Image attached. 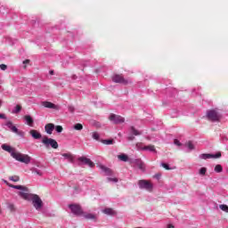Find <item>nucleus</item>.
I'll use <instances>...</instances> for the list:
<instances>
[{
	"label": "nucleus",
	"mask_w": 228,
	"mask_h": 228,
	"mask_svg": "<svg viewBox=\"0 0 228 228\" xmlns=\"http://www.w3.org/2000/svg\"><path fill=\"white\" fill-rule=\"evenodd\" d=\"M12 158L16 159V161L25 163V165H29V163H31V157L22 154L19 151H16V153H12Z\"/></svg>",
	"instance_id": "1"
},
{
	"label": "nucleus",
	"mask_w": 228,
	"mask_h": 228,
	"mask_svg": "<svg viewBox=\"0 0 228 228\" xmlns=\"http://www.w3.org/2000/svg\"><path fill=\"white\" fill-rule=\"evenodd\" d=\"M42 143H44L46 148L52 147V149H58L59 147L58 142H56V140L47 136L43 138Z\"/></svg>",
	"instance_id": "2"
},
{
	"label": "nucleus",
	"mask_w": 228,
	"mask_h": 228,
	"mask_svg": "<svg viewBox=\"0 0 228 228\" xmlns=\"http://www.w3.org/2000/svg\"><path fill=\"white\" fill-rule=\"evenodd\" d=\"M207 117L211 122L220 121L221 116L216 110H210L207 112Z\"/></svg>",
	"instance_id": "3"
},
{
	"label": "nucleus",
	"mask_w": 228,
	"mask_h": 228,
	"mask_svg": "<svg viewBox=\"0 0 228 228\" xmlns=\"http://www.w3.org/2000/svg\"><path fill=\"white\" fill-rule=\"evenodd\" d=\"M30 200H32V204L36 209H42L43 202L38 195L31 194Z\"/></svg>",
	"instance_id": "4"
},
{
	"label": "nucleus",
	"mask_w": 228,
	"mask_h": 228,
	"mask_svg": "<svg viewBox=\"0 0 228 228\" xmlns=\"http://www.w3.org/2000/svg\"><path fill=\"white\" fill-rule=\"evenodd\" d=\"M139 188L141 190H147V191H152V183L147 180H140L138 182Z\"/></svg>",
	"instance_id": "5"
},
{
	"label": "nucleus",
	"mask_w": 228,
	"mask_h": 228,
	"mask_svg": "<svg viewBox=\"0 0 228 228\" xmlns=\"http://www.w3.org/2000/svg\"><path fill=\"white\" fill-rule=\"evenodd\" d=\"M113 83H119L120 85H128L129 81L124 77V75L117 74L112 77Z\"/></svg>",
	"instance_id": "6"
},
{
	"label": "nucleus",
	"mask_w": 228,
	"mask_h": 228,
	"mask_svg": "<svg viewBox=\"0 0 228 228\" xmlns=\"http://www.w3.org/2000/svg\"><path fill=\"white\" fill-rule=\"evenodd\" d=\"M69 209H71V213L73 215H76L77 216H81L83 215V208H81V206L77 204H71L69 205Z\"/></svg>",
	"instance_id": "7"
},
{
	"label": "nucleus",
	"mask_w": 228,
	"mask_h": 228,
	"mask_svg": "<svg viewBox=\"0 0 228 228\" xmlns=\"http://www.w3.org/2000/svg\"><path fill=\"white\" fill-rule=\"evenodd\" d=\"M222 158V152L218 151L216 154H211V153H203L200 155V159H218Z\"/></svg>",
	"instance_id": "8"
},
{
	"label": "nucleus",
	"mask_w": 228,
	"mask_h": 228,
	"mask_svg": "<svg viewBox=\"0 0 228 228\" xmlns=\"http://www.w3.org/2000/svg\"><path fill=\"white\" fill-rule=\"evenodd\" d=\"M5 126L9 127V129L12 132L15 133L16 134H19L20 136H24V132L19 131L17 126H13V123L12 121H7Z\"/></svg>",
	"instance_id": "9"
},
{
	"label": "nucleus",
	"mask_w": 228,
	"mask_h": 228,
	"mask_svg": "<svg viewBox=\"0 0 228 228\" xmlns=\"http://www.w3.org/2000/svg\"><path fill=\"white\" fill-rule=\"evenodd\" d=\"M109 118L113 124H123V122H125L123 117L115 114H111Z\"/></svg>",
	"instance_id": "10"
},
{
	"label": "nucleus",
	"mask_w": 228,
	"mask_h": 228,
	"mask_svg": "<svg viewBox=\"0 0 228 228\" xmlns=\"http://www.w3.org/2000/svg\"><path fill=\"white\" fill-rule=\"evenodd\" d=\"M78 161H80L84 165H87L91 168H94V167H95V164L90 159H88L86 157L78 158Z\"/></svg>",
	"instance_id": "11"
},
{
	"label": "nucleus",
	"mask_w": 228,
	"mask_h": 228,
	"mask_svg": "<svg viewBox=\"0 0 228 228\" xmlns=\"http://www.w3.org/2000/svg\"><path fill=\"white\" fill-rule=\"evenodd\" d=\"M132 163L134 165H135V167H138L139 170H142V172H144L145 163H143V161H142V159H134V161Z\"/></svg>",
	"instance_id": "12"
},
{
	"label": "nucleus",
	"mask_w": 228,
	"mask_h": 228,
	"mask_svg": "<svg viewBox=\"0 0 228 228\" xmlns=\"http://www.w3.org/2000/svg\"><path fill=\"white\" fill-rule=\"evenodd\" d=\"M42 106H44V108H48L49 110H60V106L51 102H42Z\"/></svg>",
	"instance_id": "13"
},
{
	"label": "nucleus",
	"mask_w": 228,
	"mask_h": 228,
	"mask_svg": "<svg viewBox=\"0 0 228 228\" xmlns=\"http://www.w3.org/2000/svg\"><path fill=\"white\" fill-rule=\"evenodd\" d=\"M2 149H3V151L9 152L12 158H13V154L17 153V151H15L13 148H12V146H10L8 144H3Z\"/></svg>",
	"instance_id": "14"
},
{
	"label": "nucleus",
	"mask_w": 228,
	"mask_h": 228,
	"mask_svg": "<svg viewBox=\"0 0 228 228\" xmlns=\"http://www.w3.org/2000/svg\"><path fill=\"white\" fill-rule=\"evenodd\" d=\"M29 134L34 138V140H40V138H42V134L35 129L30 130Z\"/></svg>",
	"instance_id": "15"
},
{
	"label": "nucleus",
	"mask_w": 228,
	"mask_h": 228,
	"mask_svg": "<svg viewBox=\"0 0 228 228\" xmlns=\"http://www.w3.org/2000/svg\"><path fill=\"white\" fill-rule=\"evenodd\" d=\"M54 124L48 123L45 126V130L47 134H53V131H54Z\"/></svg>",
	"instance_id": "16"
},
{
	"label": "nucleus",
	"mask_w": 228,
	"mask_h": 228,
	"mask_svg": "<svg viewBox=\"0 0 228 228\" xmlns=\"http://www.w3.org/2000/svg\"><path fill=\"white\" fill-rule=\"evenodd\" d=\"M61 156L65 158V159H68L69 163H74V155L72 153L68 152V153H62Z\"/></svg>",
	"instance_id": "17"
},
{
	"label": "nucleus",
	"mask_w": 228,
	"mask_h": 228,
	"mask_svg": "<svg viewBox=\"0 0 228 228\" xmlns=\"http://www.w3.org/2000/svg\"><path fill=\"white\" fill-rule=\"evenodd\" d=\"M24 120H26L27 126H29V127H33V124L35 121L33 120V118H31V116L29 115L24 116Z\"/></svg>",
	"instance_id": "18"
},
{
	"label": "nucleus",
	"mask_w": 228,
	"mask_h": 228,
	"mask_svg": "<svg viewBox=\"0 0 228 228\" xmlns=\"http://www.w3.org/2000/svg\"><path fill=\"white\" fill-rule=\"evenodd\" d=\"M102 213H104V215H109L110 216H115V215H117V212L110 208L103 209Z\"/></svg>",
	"instance_id": "19"
},
{
	"label": "nucleus",
	"mask_w": 228,
	"mask_h": 228,
	"mask_svg": "<svg viewBox=\"0 0 228 228\" xmlns=\"http://www.w3.org/2000/svg\"><path fill=\"white\" fill-rule=\"evenodd\" d=\"M142 151H149L150 152H156V146L150 144L141 148Z\"/></svg>",
	"instance_id": "20"
},
{
	"label": "nucleus",
	"mask_w": 228,
	"mask_h": 228,
	"mask_svg": "<svg viewBox=\"0 0 228 228\" xmlns=\"http://www.w3.org/2000/svg\"><path fill=\"white\" fill-rule=\"evenodd\" d=\"M20 197H21V199H24L25 200H28V199H31V195L28 193V191H20L19 192Z\"/></svg>",
	"instance_id": "21"
},
{
	"label": "nucleus",
	"mask_w": 228,
	"mask_h": 228,
	"mask_svg": "<svg viewBox=\"0 0 228 228\" xmlns=\"http://www.w3.org/2000/svg\"><path fill=\"white\" fill-rule=\"evenodd\" d=\"M10 188H14L15 190H21V191H28V187L22 185H9Z\"/></svg>",
	"instance_id": "22"
},
{
	"label": "nucleus",
	"mask_w": 228,
	"mask_h": 228,
	"mask_svg": "<svg viewBox=\"0 0 228 228\" xmlns=\"http://www.w3.org/2000/svg\"><path fill=\"white\" fill-rule=\"evenodd\" d=\"M101 169L105 172V174H107V175H111V174H113V172L111 171V169L104 167V166H101Z\"/></svg>",
	"instance_id": "23"
},
{
	"label": "nucleus",
	"mask_w": 228,
	"mask_h": 228,
	"mask_svg": "<svg viewBox=\"0 0 228 228\" xmlns=\"http://www.w3.org/2000/svg\"><path fill=\"white\" fill-rule=\"evenodd\" d=\"M215 172H216V174H220L222 172H224V167H222V165L217 164L215 168H214Z\"/></svg>",
	"instance_id": "24"
},
{
	"label": "nucleus",
	"mask_w": 228,
	"mask_h": 228,
	"mask_svg": "<svg viewBox=\"0 0 228 228\" xmlns=\"http://www.w3.org/2000/svg\"><path fill=\"white\" fill-rule=\"evenodd\" d=\"M118 158L120 159V161H129V157L126 154L118 155Z\"/></svg>",
	"instance_id": "25"
},
{
	"label": "nucleus",
	"mask_w": 228,
	"mask_h": 228,
	"mask_svg": "<svg viewBox=\"0 0 228 228\" xmlns=\"http://www.w3.org/2000/svg\"><path fill=\"white\" fill-rule=\"evenodd\" d=\"M9 181H12L13 183H19V181H20V177H19V175L9 176Z\"/></svg>",
	"instance_id": "26"
},
{
	"label": "nucleus",
	"mask_w": 228,
	"mask_h": 228,
	"mask_svg": "<svg viewBox=\"0 0 228 228\" xmlns=\"http://www.w3.org/2000/svg\"><path fill=\"white\" fill-rule=\"evenodd\" d=\"M73 129H75V131H83V125L80 123H77L74 125Z\"/></svg>",
	"instance_id": "27"
},
{
	"label": "nucleus",
	"mask_w": 228,
	"mask_h": 228,
	"mask_svg": "<svg viewBox=\"0 0 228 228\" xmlns=\"http://www.w3.org/2000/svg\"><path fill=\"white\" fill-rule=\"evenodd\" d=\"M84 216L86 220H95V215L94 214H86Z\"/></svg>",
	"instance_id": "28"
},
{
	"label": "nucleus",
	"mask_w": 228,
	"mask_h": 228,
	"mask_svg": "<svg viewBox=\"0 0 228 228\" xmlns=\"http://www.w3.org/2000/svg\"><path fill=\"white\" fill-rule=\"evenodd\" d=\"M102 143H103L104 145H113V140L112 139L102 140Z\"/></svg>",
	"instance_id": "29"
},
{
	"label": "nucleus",
	"mask_w": 228,
	"mask_h": 228,
	"mask_svg": "<svg viewBox=\"0 0 228 228\" xmlns=\"http://www.w3.org/2000/svg\"><path fill=\"white\" fill-rule=\"evenodd\" d=\"M185 145L186 147H188V149H190V151H193L195 149V146L193 145V142H191V141H189Z\"/></svg>",
	"instance_id": "30"
},
{
	"label": "nucleus",
	"mask_w": 228,
	"mask_h": 228,
	"mask_svg": "<svg viewBox=\"0 0 228 228\" xmlns=\"http://www.w3.org/2000/svg\"><path fill=\"white\" fill-rule=\"evenodd\" d=\"M206 172H208V168H206V167H201V168L199 170L200 175H206Z\"/></svg>",
	"instance_id": "31"
},
{
	"label": "nucleus",
	"mask_w": 228,
	"mask_h": 228,
	"mask_svg": "<svg viewBox=\"0 0 228 228\" xmlns=\"http://www.w3.org/2000/svg\"><path fill=\"white\" fill-rule=\"evenodd\" d=\"M131 131H132V134H133L134 136L140 135V132H138V130H135V129H134V126H132V127H131Z\"/></svg>",
	"instance_id": "32"
},
{
	"label": "nucleus",
	"mask_w": 228,
	"mask_h": 228,
	"mask_svg": "<svg viewBox=\"0 0 228 228\" xmlns=\"http://www.w3.org/2000/svg\"><path fill=\"white\" fill-rule=\"evenodd\" d=\"M219 208H220V209H222V211L228 213V206L227 205H220Z\"/></svg>",
	"instance_id": "33"
},
{
	"label": "nucleus",
	"mask_w": 228,
	"mask_h": 228,
	"mask_svg": "<svg viewBox=\"0 0 228 228\" xmlns=\"http://www.w3.org/2000/svg\"><path fill=\"white\" fill-rule=\"evenodd\" d=\"M55 131H56L57 133H62V132H63V126H55Z\"/></svg>",
	"instance_id": "34"
},
{
	"label": "nucleus",
	"mask_w": 228,
	"mask_h": 228,
	"mask_svg": "<svg viewBox=\"0 0 228 228\" xmlns=\"http://www.w3.org/2000/svg\"><path fill=\"white\" fill-rule=\"evenodd\" d=\"M22 110V106L16 105L14 113H20V110Z\"/></svg>",
	"instance_id": "35"
},
{
	"label": "nucleus",
	"mask_w": 228,
	"mask_h": 228,
	"mask_svg": "<svg viewBox=\"0 0 228 228\" xmlns=\"http://www.w3.org/2000/svg\"><path fill=\"white\" fill-rule=\"evenodd\" d=\"M92 136H93L94 140H99V138H100L99 133H97V132H94Z\"/></svg>",
	"instance_id": "36"
},
{
	"label": "nucleus",
	"mask_w": 228,
	"mask_h": 228,
	"mask_svg": "<svg viewBox=\"0 0 228 228\" xmlns=\"http://www.w3.org/2000/svg\"><path fill=\"white\" fill-rule=\"evenodd\" d=\"M161 167H163V168H165L166 170H172V168H170V167L168 166V164L166 163H162Z\"/></svg>",
	"instance_id": "37"
},
{
	"label": "nucleus",
	"mask_w": 228,
	"mask_h": 228,
	"mask_svg": "<svg viewBox=\"0 0 228 228\" xmlns=\"http://www.w3.org/2000/svg\"><path fill=\"white\" fill-rule=\"evenodd\" d=\"M174 143H175V145H177L178 147H181V145H183V143H181V142H179V140H177V139L174 140Z\"/></svg>",
	"instance_id": "38"
},
{
	"label": "nucleus",
	"mask_w": 228,
	"mask_h": 228,
	"mask_svg": "<svg viewBox=\"0 0 228 228\" xmlns=\"http://www.w3.org/2000/svg\"><path fill=\"white\" fill-rule=\"evenodd\" d=\"M33 174H37V175H42V172H40V170H38V169H34L33 170Z\"/></svg>",
	"instance_id": "39"
},
{
	"label": "nucleus",
	"mask_w": 228,
	"mask_h": 228,
	"mask_svg": "<svg viewBox=\"0 0 228 228\" xmlns=\"http://www.w3.org/2000/svg\"><path fill=\"white\" fill-rule=\"evenodd\" d=\"M0 69L1 70H6V69H8V66H6V64H0Z\"/></svg>",
	"instance_id": "40"
},
{
	"label": "nucleus",
	"mask_w": 228,
	"mask_h": 228,
	"mask_svg": "<svg viewBox=\"0 0 228 228\" xmlns=\"http://www.w3.org/2000/svg\"><path fill=\"white\" fill-rule=\"evenodd\" d=\"M108 181L112 182V183H118V178H108Z\"/></svg>",
	"instance_id": "41"
},
{
	"label": "nucleus",
	"mask_w": 228,
	"mask_h": 228,
	"mask_svg": "<svg viewBox=\"0 0 228 228\" xmlns=\"http://www.w3.org/2000/svg\"><path fill=\"white\" fill-rule=\"evenodd\" d=\"M8 208L11 211H15V206H13V204H10Z\"/></svg>",
	"instance_id": "42"
},
{
	"label": "nucleus",
	"mask_w": 228,
	"mask_h": 228,
	"mask_svg": "<svg viewBox=\"0 0 228 228\" xmlns=\"http://www.w3.org/2000/svg\"><path fill=\"white\" fill-rule=\"evenodd\" d=\"M74 107H72V106H69V111H70V113H74Z\"/></svg>",
	"instance_id": "43"
},
{
	"label": "nucleus",
	"mask_w": 228,
	"mask_h": 228,
	"mask_svg": "<svg viewBox=\"0 0 228 228\" xmlns=\"http://www.w3.org/2000/svg\"><path fill=\"white\" fill-rule=\"evenodd\" d=\"M133 140H134V136H133V135L128 136L129 142H133Z\"/></svg>",
	"instance_id": "44"
},
{
	"label": "nucleus",
	"mask_w": 228,
	"mask_h": 228,
	"mask_svg": "<svg viewBox=\"0 0 228 228\" xmlns=\"http://www.w3.org/2000/svg\"><path fill=\"white\" fill-rule=\"evenodd\" d=\"M0 118H3V119H4V120H5L6 116H5L4 114H1V113H0Z\"/></svg>",
	"instance_id": "45"
},
{
	"label": "nucleus",
	"mask_w": 228,
	"mask_h": 228,
	"mask_svg": "<svg viewBox=\"0 0 228 228\" xmlns=\"http://www.w3.org/2000/svg\"><path fill=\"white\" fill-rule=\"evenodd\" d=\"M4 183H5V184H6L7 186H9V187H10V185H12V183H8V181H6V180H4Z\"/></svg>",
	"instance_id": "46"
},
{
	"label": "nucleus",
	"mask_w": 228,
	"mask_h": 228,
	"mask_svg": "<svg viewBox=\"0 0 228 228\" xmlns=\"http://www.w3.org/2000/svg\"><path fill=\"white\" fill-rule=\"evenodd\" d=\"M26 63H29V60L27 59V60L23 61V64L26 65Z\"/></svg>",
	"instance_id": "47"
},
{
	"label": "nucleus",
	"mask_w": 228,
	"mask_h": 228,
	"mask_svg": "<svg viewBox=\"0 0 228 228\" xmlns=\"http://www.w3.org/2000/svg\"><path fill=\"white\" fill-rule=\"evenodd\" d=\"M49 74L50 76H54V70H50Z\"/></svg>",
	"instance_id": "48"
},
{
	"label": "nucleus",
	"mask_w": 228,
	"mask_h": 228,
	"mask_svg": "<svg viewBox=\"0 0 228 228\" xmlns=\"http://www.w3.org/2000/svg\"><path fill=\"white\" fill-rule=\"evenodd\" d=\"M167 228H174V224H167Z\"/></svg>",
	"instance_id": "49"
},
{
	"label": "nucleus",
	"mask_w": 228,
	"mask_h": 228,
	"mask_svg": "<svg viewBox=\"0 0 228 228\" xmlns=\"http://www.w3.org/2000/svg\"><path fill=\"white\" fill-rule=\"evenodd\" d=\"M1 106H3V102H2L1 100H0V108H1Z\"/></svg>",
	"instance_id": "50"
},
{
	"label": "nucleus",
	"mask_w": 228,
	"mask_h": 228,
	"mask_svg": "<svg viewBox=\"0 0 228 228\" xmlns=\"http://www.w3.org/2000/svg\"><path fill=\"white\" fill-rule=\"evenodd\" d=\"M0 213H3V211L1 210V208H0Z\"/></svg>",
	"instance_id": "51"
},
{
	"label": "nucleus",
	"mask_w": 228,
	"mask_h": 228,
	"mask_svg": "<svg viewBox=\"0 0 228 228\" xmlns=\"http://www.w3.org/2000/svg\"><path fill=\"white\" fill-rule=\"evenodd\" d=\"M24 69H26V66H24Z\"/></svg>",
	"instance_id": "52"
}]
</instances>
